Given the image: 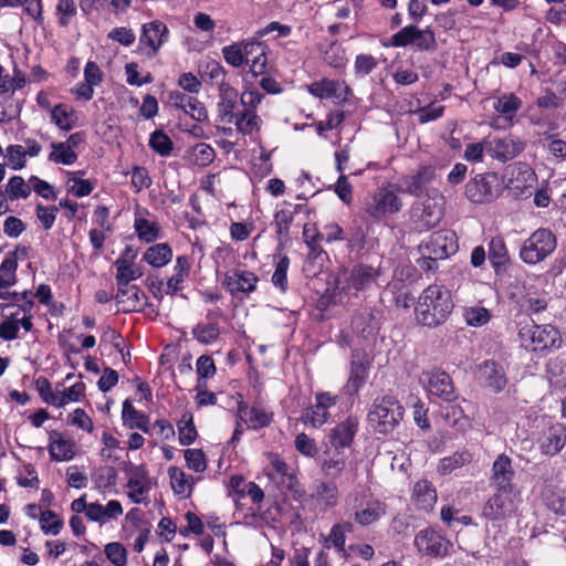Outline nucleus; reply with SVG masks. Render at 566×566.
I'll use <instances>...</instances> for the list:
<instances>
[{"instance_id": "obj_1", "label": "nucleus", "mask_w": 566, "mask_h": 566, "mask_svg": "<svg viewBox=\"0 0 566 566\" xmlns=\"http://www.w3.org/2000/svg\"><path fill=\"white\" fill-rule=\"evenodd\" d=\"M454 307L449 289L442 284H430L418 297L415 315L423 326L437 327L443 324Z\"/></svg>"}, {"instance_id": "obj_2", "label": "nucleus", "mask_w": 566, "mask_h": 566, "mask_svg": "<svg viewBox=\"0 0 566 566\" xmlns=\"http://www.w3.org/2000/svg\"><path fill=\"white\" fill-rule=\"evenodd\" d=\"M345 510L357 525L366 527L376 524L387 514V504L369 489L363 488L347 494Z\"/></svg>"}, {"instance_id": "obj_3", "label": "nucleus", "mask_w": 566, "mask_h": 566, "mask_svg": "<svg viewBox=\"0 0 566 566\" xmlns=\"http://www.w3.org/2000/svg\"><path fill=\"white\" fill-rule=\"evenodd\" d=\"M403 415V409L396 397L385 395L374 400L367 421L378 433L387 434L398 426Z\"/></svg>"}, {"instance_id": "obj_4", "label": "nucleus", "mask_w": 566, "mask_h": 566, "mask_svg": "<svg viewBox=\"0 0 566 566\" xmlns=\"http://www.w3.org/2000/svg\"><path fill=\"white\" fill-rule=\"evenodd\" d=\"M557 247L556 235L547 228L535 230L520 248V259L528 265H535L547 259Z\"/></svg>"}, {"instance_id": "obj_5", "label": "nucleus", "mask_w": 566, "mask_h": 566, "mask_svg": "<svg viewBox=\"0 0 566 566\" xmlns=\"http://www.w3.org/2000/svg\"><path fill=\"white\" fill-rule=\"evenodd\" d=\"M381 275L380 265L358 262L343 272L339 283L347 293L369 292L379 286Z\"/></svg>"}, {"instance_id": "obj_6", "label": "nucleus", "mask_w": 566, "mask_h": 566, "mask_svg": "<svg viewBox=\"0 0 566 566\" xmlns=\"http://www.w3.org/2000/svg\"><path fill=\"white\" fill-rule=\"evenodd\" d=\"M442 198L436 195L416 203L410 212V222L416 231L423 232L439 224L443 217Z\"/></svg>"}, {"instance_id": "obj_7", "label": "nucleus", "mask_w": 566, "mask_h": 566, "mask_svg": "<svg viewBox=\"0 0 566 566\" xmlns=\"http://www.w3.org/2000/svg\"><path fill=\"white\" fill-rule=\"evenodd\" d=\"M420 382L431 401L440 399L441 401L451 402L458 397L450 375L443 370L423 371L420 376Z\"/></svg>"}, {"instance_id": "obj_8", "label": "nucleus", "mask_w": 566, "mask_h": 566, "mask_svg": "<svg viewBox=\"0 0 566 566\" xmlns=\"http://www.w3.org/2000/svg\"><path fill=\"white\" fill-rule=\"evenodd\" d=\"M520 335L524 342L530 340L526 347L533 352L557 349L562 345L559 331L551 324L533 325L531 328H523Z\"/></svg>"}, {"instance_id": "obj_9", "label": "nucleus", "mask_w": 566, "mask_h": 566, "mask_svg": "<svg viewBox=\"0 0 566 566\" xmlns=\"http://www.w3.org/2000/svg\"><path fill=\"white\" fill-rule=\"evenodd\" d=\"M518 502L514 489L496 488V492L484 504L482 514L490 521L504 520L515 512Z\"/></svg>"}, {"instance_id": "obj_10", "label": "nucleus", "mask_w": 566, "mask_h": 566, "mask_svg": "<svg viewBox=\"0 0 566 566\" xmlns=\"http://www.w3.org/2000/svg\"><path fill=\"white\" fill-rule=\"evenodd\" d=\"M402 202L392 186L379 188L371 199L366 203L367 214L375 219L381 220L387 216L395 214L400 211Z\"/></svg>"}, {"instance_id": "obj_11", "label": "nucleus", "mask_w": 566, "mask_h": 566, "mask_svg": "<svg viewBox=\"0 0 566 566\" xmlns=\"http://www.w3.org/2000/svg\"><path fill=\"white\" fill-rule=\"evenodd\" d=\"M265 473L281 491H295L298 485L297 469L285 462L277 453H269Z\"/></svg>"}, {"instance_id": "obj_12", "label": "nucleus", "mask_w": 566, "mask_h": 566, "mask_svg": "<svg viewBox=\"0 0 566 566\" xmlns=\"http://www.w3.org/2000/svg\"><path fill=\"white\" fill-rule=\"evenodd\" d=\"M169 39V29L160 20H153L142 25L138 46L148 57L155 56Z\"/></svg>"}, {"instance_id": "obj_13", "label": "nucleus", "mask_w": 566, "mask_h": 566, "mask_svg": "<svg viewBox=\"0 0 566 566\" xmlns=\"http://www.w3.org/2000/svg\"><path fill=\"white\" fill-rule=\"evenodd\" d=\"M499 191L497 177L492 172L476 175L465 186V196L474 203L493 201Z\"/></svg>"}, {"instance_id": "obj_14", "label": "nucleus", "mask_w": 566, "mask_h": 566, "mask_svg": "<svg viewBox=\"0 0 566 566\" xmlns=\"http://www.w3.org/2000/svg\"><path fill=\"white\" fill-rule=\"evenodd\" d=\"M315 402L307 407L302 415V421L305 426L318 429L329 419V409L338 402V397L327 391L316 392Z\"/></svg>"}, {"instance_id": "obj_15", "label": "nucleus", "mask_w": 566, "mask_h": 566, "mask_svg": "<svg viewBox=\"0 0 566 566\" xmlns=\"http://www.w3.org/2000/svg\"><path fill=\"white\" fill-rule=\"evenodd\" d=\"M418 552L430 557L443 558L452 548L451 542L433 528L420 531L415 537Z\"/></svg>"}, {"instance_id": "obj_16", "label": "nucleus", "mask_w": 566, "mask_h": 566, "mask_svg": "<svg viewBox=\"0 0 566 566\" xmlns=\"http://www.w3.org/2000/svg\"><path fill=\"white\" fill-rule=\"evenodd\" d=\"M237 418H239L247 428L260 430L266 428L273 421V412L261 401H254L249 406L240 400L237 406Z\"/></svg>"}, {"instance_id": "obj_17", "label": "nucleus", "mask_w": 566, "mask_h": 566, "mask_svg": "<svg viewBox=\"0 0 566 566\" xmlns=\"http://www.w3.org/2000/svg\"><path fill=\"white\" fill-rule=\"evenodd\" d=\"M419 248L426 253L447 259L458 251V237L454 231L442 229L433 232Z\"/></svg>"}, {"instance_id": "obj_18", "label": "nucleus", "mask_w": 566, "mask_h": 566, "mask_svg": "<svg viewBox=\"0 0 566 566\" xmlns=\"http://www.w3.org/2000/svg\"><path fill=\"white\" fill-rule=\"evenodd\" d=\"M259 282L258 275L249 270L235 268L226 272L223 286L234 297L254 292Z\"/></svg>"}, {"instance_id": "obj_19", "label": "nucleus", "mask_w": 566, "mask_h": 566, "mask_svg": "<svg viewBox=\"0 0 566 566\" xmlns=\"http://www.w3.org/2000/svg\"><path fill=\"white\" fill-rule=\"evenodd\" d=\"M126 486L128 488L127 495L133 503H148V493L151 489V483L144 465H129L127 469Z\"/></svg>"}, {"instance_id": "obj_20", "label": "nucleus", "mask_w": 566, "mask_h": 566, "mask_svg": "<svg viewBox=\"0 0 566 566\" xmlns=\"http://www.w3.org/2000/svg\"><path fill=\"white\" fill-rule=\"evenodd\" d=\"M489 155L501 161L506 163L518 156L525 148V143L512 134L504 137L488 138Z\"/></svg>"}, {"instance_id": "obj_21", "label": "nucleus", "mask_w": 566, "mask_h": 566, "mask_svg": "<svg viewBox=\"0 0 566 566\" xmlns=\"http://www.w3.org/2000/svg\"><path fill=\"white\" fill-rule=\"evenodd\" d=\"M434 179L436 168L431 165L421 166L417 172L403 176L400 179L403 187L402 192H407L416 197L429 195L430 186Z\"/></svg>"}, {"instance_id": "obj_22", "label": "nucleus", "mask_w": 566, "mask_h": 566, "mask_svg": "<svg viewBox=\"0 0 566 566\" xmlns=\"http://www.w3.org/2000/svg\"><path fill=\"white\" fill-rule=\"evenodd\" d=\"M268 45L256 39H245L244 65L249 66V73L258 77L268 70Z\"/></svg>"}, {"instance_id": "obj_23", "label": "nucleus", "mask_w": 566, "mask_h": 566, "mask_svg": "<svg viewBox=\"0 0 566 566\" xmlns=\"http://www.w3.org/2000/svg\"><path fill=\"white\" fill-rule=\"evenodd\" d=\"M359 420L357 416L349 415L331 429L327 438L333 449L349 448L358 432Z\"/></svg>"}, {"instance_id": "obj_24", "label": "nucleus", "mask_w": 566, "mask_h": 566, "mask_svg": "<svg viewBox=\"0 0 566 566\" xmlns=\"http://www.w3.org/2000/svg\"><path fill=\"white\" fill-rule=\"evenodd\" d=\"M479 379L494 392H501L507 385L504 366L495 360H485L479 366Z\"/></svg>"}, {"instance_id": "obj_25", "label": "nucleus", "mask_w": 566, "mask_h": 566, "mask_svg": "<svg viewBox=\"0 0 566 566\" xmlns=\"http://www.w3.org/2000/svg\"><path fill=\"white\" fill-rule=\"evenodd\" d=\"M566 444V427L563 423H554L544 429L538 438L539 450L545 455H555Z\"/></svg>"}, {"instance_id": "obj_26", "label": "nucleus", "mask_w": 566, "mask_h": 566, "mask_svg": "<svg viewBox=\"0 0 566 566\" xmlns=\"http://www.w3.org/2000/svg\"><path fill=\"white\" fill-rule=\"evenodd\" d=\"M219 102H218V116L224 124H232L238 104V92L227 82H221L219 85Z\"/></svg>"}, {"instance_id": "obj_27", "label": "nucleus", "mask_w": 566, "mask_h": 566, "mask_svg": "<svg viewBox=\"0 0 566 566\" xmlns=\"http://www.w3.org/2000/svg\"><path fill=\"white\" fill-rule=\"evenodd\" d=\"M339 490L334 481H317L311 494L315 504L324 512L334 509L339 503Z\"/></svg>"}, {"instance_id": "obj_28", "label": "nucleus", "mask_w": 566, "mask_h": 566, "mask_svg": "<svg viewBox=\"0 0 566 566\" xmlns=\"http://www.w3.org/2000/svg\"><path fill=\"white\" fill-rule=\"evenodd\" d=\"M115 300L124 313L140 312L146 304L145 293L136 285L118 287Z\"/></svg>"}, {"instance_id": "obj_29", "label": "nucleus", "mask_w": 566, "mask_h": 566, "mask_svg": "<svg viewBox=\"0 0 566 566\" xmlns=\"http://www.w3.org/2000/svg\"><path fill=\"white\" fill-rule=\"evenodd\" d=\"M369 377V364L363 359H356L355 356L350 361L349 376L343 387V392L349 397L358 395L365 386Z\"/></svg>"}, {"instance_id": "obj_30", "label": "nucleus", "mask_w": 566, "mask_h": 566, "mask_svg": "<svg viewBox=\"0 0 566 566\" xmlns=\"http://www.w3.org/2000/svg\"><path fill=\"white\" fill-rule=\"evenodd\" d=\"M146 214H149L147 209H136L134 230L142 242L153 243L161 237L160 226L157 221H150L145 218Z\"/></svg>"}, {"instance_id": "obj_31", "label": "nucleus", "mask_w": 566, "mask_h": 566, "mask_svg": "<svg viewBox=\"0 0 566 566\" xmlns=\"http://www.w3.org/2000/svg\"><path fill=\"white\" fill-rule=\"evenodd\" d=\"M122 421L127 429H138L144 433H150L149 417L137 410L129 399L124 400L122 405Z\"/></svg>"}, {"instance_id": "obj_32", "label": "nucleus", "mask_w": 566, "mask_h": 566, "mask_svg": "<svg viewBox=\"0 0 566 566\" xmlns=\"http://www.w3.org/2000/svg\"><path fill=\"white\" fill-rule=\"evenodd\" d=\"M541 501L544 506L557 516H566V493L553 484L543 486Z\"/></svg>"}, {"instance_id": "obj_33", "label": "nucleus", "mask_w": 566, "mask_h": 566, "mask_svg": "<svg viewBox=\"0 0 566 566\" xmlns=\"http://www.w3.org/2000/svg\"><path fill=\"white\" fill-rule=\"evenodd\" d=\"M515 472L512 460L506 454H500L492 465V481L496 488L513 489L512 481Z\"/></svg>"}, {"instance_id": "obj_34", "label": "nucleus", "mask_w": 566, "mask_h": 566, "mask_svg": "<svg viewBox=\"0 0 566 566\" xmlns=\"http://www.w3.org/2000/svg\"><path fill=\"white\" fill-rule=\"evenodd\" d=\"M190 260L187 255H178L174 265V273L167 280L165 293L167 295H175L184 290V282L190 274Z\"/></svg>"}, {"instance_id": "obj_35", "label": "nucleus", "mask_w": 566, "mask_h": 566, "mask_svg": "<svg viewBox=\"0 0 566 566\" xmlns=\"http://www.w3.org/2000/svg\"><path fill=\"white\" fill-rule=\"evenodd\" d=\"M411 499L419 509L430 511L437 502L436 488L427 479L419 480L412 488Z\"/></svg>"}, {"instance_id": "obj_36", "label": "nucleus", "mask_w": 566, "mask_h": 566, "mask_svg": "<svg viewBox=\"0 0 566 566\" xmlns=\"http://www.w3.org/2000/svg\"><path fill=\"white\" fill-rule=\"evenodd\" d=\"M473 460V455L468 450L455 451L451 455L444 457L439 460L437 464L438 474L444 476L458 472L465 465H469Z\"/></svg>"}, {"instance_id": "obj_37", "label": "nucleus", "mask_w": 566, "mask_h": 566, "mask_svg": "<svg viewBox=\"0 0 566 566\" xmlns=\"http://www.w3.org/2000/svg\"><path fill=\"white\" fill-rule=\"evenodd\" d=\"M352 328L357 335L367 338L376 334L379 329V323L371 310L364 308L353 316Z\"/></svg>"}, {"instance_id": "obj_38", "label": "nucleus", "mask_w": 566, "mask_h": 566, "mask_svg": "<svg viewBox=\"0 0 566 566\" xmlns=\"http://www.w3.org/2000/svg\"><path fill=\"white\" fill-rule=\"evenodd\" d=\"M346 468V455L342 449L327 450L321 463V470L328 478H338Z\"/></svg>"}, {"instance_id": "obj_39", "label": "nucleus", "mask_w": 566, "mask_h": 566, "mask_svg": "<svg viewBox=\"0 0 566 566\" xmlns=\"http://www.w3.org/2000/svg\"><path fill=\"white\" fill-rule=\"evenodd\" d=\"M50 116L51 122L63 132H70L76 125V112L67 104L60 103L50 108Z\"/></svg>"}, {"instance_id": "obj_40", "label": "nucleus", "mask_w": 566, "mask_h": 566, "mask_svg": "<svg viewBox=\"0 0 566 566\" xmlns=\"http://www.w3.org/2000/svg\"><path fill=\"white\" fill-rule=\"evenodd\" d=\"M172 259V249L168 243H156L144 252L143 260L153 268L166 266Z\"/></svg>"}, {"instance_id": "obj_41", "label": "nucleus", "mask_w": 566, "mask_h": 566, "mask_svg": "<svg viewBox=\"0 0 566 566\" xmlns=\"http://www.w3.org/2000/svg\"><path fill=\"white\" fill-rule=\"evenodd\" d=\"M523 105L522 99L514 93H505L495 98L493 108L506 120L512 122Z\"/></svg>"}, {"instance_id": "obj_42", "label": "nucleus", "mask_w": 566, "mask_h": 566, "mask_svg": "<svg viewBox=\"0 0 566 566\" xmlns=\"http://www.w3.org/2000/svg\"><path fill=\"white\" fill-rule=\"evenodd\" d=\"M233 124L235 125L238 133L242 135H252L260 130L261 118L253 109H243L235 114Z\"/></svg>"}, {"instance_id": "obj_43", "label": "nucleus", "mask_w": 566, "mask_h": 566, "mask_svg": "<svg viewBox=\"0 0 566 566\" xmlns=\"http://www.w3.org/2000/svg\"><path fill=\"white\" fill-rule=\"evenodd\" d=\"M49 453L53 461H70L75 455V443L71 440L57 437L52 439L49 444Z\"/></svg>"}, {"instance_id": "obj_44", "label": "nucleus", "mask_w": 566, "mask_h": 566, "mask_svg": "<svg viewBox=\"0 0 566 566\" xmlns=\"http://www.w3.org/2000/svg\"><path fill=\"white\" fill-rule=\"evenodd\" d=\"M114 266L116 269L115 279L118 287L129 285L132 281L143 275V272L135 263H126L124 260H116Z\"/></svg>"}, {"instance_id": "obj_45", "label": "nucleus", "mask_w": 566, "mask_h": 566, "mask_svg": "<svg viewBox=\"0 0 566 566\" xmlns=\"http://www.w3.org/2000/svg\"><path fill=\"white\" fill-rule=\"evenodd\" d=\"M51 153L49 154V161L54 163L56 165H65L71 166L77 161V153L73 149H70L62 142H53L51 144Z\"/></svg>"}, {"instance_id": "obj_46", "label": "nucleus", "mask_w": 566, "mask_h": 566, "mask_svg": "<svg viewBox=\"0 0 566 566\" xmlns=\"http://www.w3.org/2000/svg\"><path fill=\"white\" fill-rule=\"evenodd\" d=\"M340 83L337 81L323 78L317 82H313L308 86V92L321 99H329V98H340V94H338V88Z\"/></svg>"}, {"instance_id": "obj_47", "label": "nucleus", "mask_w": 566, "mask_h": 566, "mask_svg": "<svg viewBox=\"0 0 566 566\" xmlns=\"http://www.w3.org/2000/svg\"><path fill=\"white\" fill-rule=\"evenodd\" d=\"M170 484L174 492L181 496H189L192 490L193 479L186 475V473L177 468L169 469Z\"/></svg>"}, {"instance_id": "obj_48", "label": "nucleus", "mask_w": 566, "mask_h": 566, "mask_svg": "<svg viewBox=\"0 0 566 566\" xmlns=\"http://www.w3.org/2000/svg\"><path fill=\"white\" fill-rule=\"evenodd\" d=\"M286 208L277 210L274 214V226L276 234L281 240H286L290 237V227L294 219V211H292V205L284 201Z\"/></svg>"}, {"instance_id": "obj_49", "label": "nucleus", "mask_w": 566, "mask_h": 566, "mask_svg": "<svg viewBox=\"0 0 566 566\" xmlns=\"http://www.w3.org/2000/svg\"><path fill=\"white\" fill-rule=\"evenodd\" d=\"M34 385L39 396L45 403L56 408L63 407V399L60 398L61 392L52 389V385L48 378L41 376L35 379Z\"/></svg>"}, {"instance_id": "obj_50", "label": "nucleus", "mask_w": 566, "mask_h": 566, "mask_svg": "<svg viewBox=\"0 0 566 566\" xmlns=\"http://www.w3.org/2000/svg\"><path fill=\"white\" fill-rule=\"evenodd\" d=\"M245 40L233 42L222 48L221 53L226 63L239 69L244 65Z\"/></svg>"}, {"instance_id": "obj_51", "label": "nucleus", "mask_w": 566, "mask_h": 566, "mask_svg": "<svg viewBox=\"0 0 566 566\" xmlns=\"http://www.w3.org/2000/svg\"><path fill=\"white\" fill-rule=\"evenodd\" d=\"M352 531L349 523H337L334 524L329 531V534L325 538L324 546L326 548L334 547L339 552H343L346 543V533Z\"/></svg>"}, {"instance_id": "obj_52", "label": "nucleus", "mask_w": 566, "mask_h": 566, "mask_svg": "<svg viewBox=\"0 0 566 566\" xmlns=\"http://www.w3.org/2000/svg\"><path fill=\"white\" fill-rule=\"evenodd\" d=\"M18 262L13 254H6L0 264V289H8L17 283Z\"/></svg>"}, {"instance_id": "obj_53", "label": "nucleus", "mask_w": 566, "mask_h": 566, "mask_svg": "<svg viewBox=\"0 0 566 566\" xmlns=\"http://www.w3.org/2000/svg\"><path fill=\"white\" fill-rule=\"evenodd\" d=\"M179 433V443L181 446H190L197 439V430L193 423V418L190 412H184L177 423Z\"/></svg>"}, {"instance_id": "obj_54", "label": "nucleus", "mask_w": 566, "mask_h": 566, "mask_svg": "<svg viewBox=\"0 0 566 566\" xmlns=\"http://www.w3.org/2000/svg\"><path fill=\"white\" fill-rule=\"evenodd\" d=\"M416 51L430 52L437 48V41L434 32L430 28L419 29L416 25V32L413 34L412 44Z\"/></svg>"}, {"instance_id": "obj_55", "label": "nucleus", "mask_w": 566, "mask_h": 566, "mask_svg": "<svg viewBox=\"0 0 566 566\" xmlns=\"http://www.w3.org/2000/svg\"><path fill=\"white\" fill-rule=\"evenodd\" d=\"M489 259L494 269H497L509 261L507 249L501 237H494L489 243Z\"/></svg>"}, {"instance_id": "obj_56", "label": "nucleus", "mask_w": 566, "mask_h": 566, "mask_svg": "<svg viewBox=\"0 0 566 566\" xmlns=\"http://www.w3.org/2000/svg\"><path fill=\"white\" fill-rule=\"evenodd\" d=\"M290 268V259L287 255H279L275 261V270L272 274L271 282L281 292H286L289 287L287 270Z\"/></svg>"}, {"instance_id": "obj_57", "label": "nucleus", "mask_w": 566, "mask_h": 566, "mask_svg": "<svg viewBox=\"0 0 566 566\" xmlns=\"http://www.w3.org/2000/svg\"><path fill=\"white\" fill-rule=\"evenodd\" d=\"M101 441L103 444L101 449L102 459L117 461L119 459L117 451L123 450L120 441L108 431H103Z\"/></svg>"}, {"instance_id": "obj_58", "label": "nucleus", "mask_w": 566, "mask_h": 566, "mask_svg": "<svg viewBox=\"0 0 566 566\" xmlns=\"http://www.w3.org/2000/svg\"><path fill=\"white\" fill-rule=\"evenodd\" d=\"M6 193L11 200L25 199L31 193V185L27 184L21 176H13L6 186Z\"/></svg>"}, {"instance_id": "obj_59", "label": "nucleus", "mask_w": 566, "mask_h": 566, "mask_svg": "<svg viewBox=\"0 0 566 566\" xmlns=\"http://www.w3.org/2000/svg\"><path fill=\"white\" fill-rule=\"evenodd\" d=\"M149 147L161 157L170 156L174 144L168 135L161 130H155L149 137Z\"/></svg>"}, {"instance_id": "obj_60", "label": "nucleus", "mask_w": 566, "mask_h": 566, "mask_svg": "<svg viewBox=\"0 0 566 566\" xmlns=\"http://www.w3.org/2000/svg\"><path fill=\"white\" fill-rule=\"evenodd\" d=\"M193 338L203 345L216 342L220 335V328L216 323L198 324L192 329Z\"/></svg>"}, {"instance_id": "obj_61", "label": "nucleus", "mask_w": 566, "mask_h": 566, "mask_svg": "<svg viewBox=\"0 0 566 566\" xmlns=\"http://www.w3.org/2000/svg\"><path fill=\"white\" fill-rule=\"evenodd\" d=\"M3 312V318L13 321L21 325L25 332H30L33 327L32 315H23L20 308L13 304H6L0 306Z\"/></svg>"}, {"instance_id": "obj_62", "label": "nucleus", "mask_w": 566, "mask_h": 566, "mask_svg": "<svg viewBox=\"0 0 566 566\" xmlns=\"http://www.w3.org/2000/svg\"><path fill=\"white\" fill-rule=\"evenodd\" d=\"M190 157L197 166L206 167L213 161L216 151L209 144L198 143L191 148Z\"/></svg>"}, {"instance_id": "obj_63", "label": "nucleus", "mask_w": 566, "mask_h": 566, "mask_svg": "<svg viewBox=\"0 0 566 566\" xmlns=\"http://www.w3.org/2000/svg\"><path fill=\"white\" fill-rule=\"evenodd\" d=\"M463 318L469 326L481 327L489 323L491 313L482 306L467 307L463 312Z\"/></svg>"}, {"instance_id": "obj_64", "label": "nucleus", "mask_w": 566, "mask_h": 566, "mask_svg": "<svg viewBox=\"0 0 566 566\" xmlns=\"http://www.w3.org/2000/svg\"><path fill=\"white\" fill-rule=\"evenodd\" d=\"M39 521L42 532L46 535H57L63 527L62 520L51 510L42 512Z\"/></svg>"}]
</instances>
